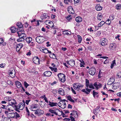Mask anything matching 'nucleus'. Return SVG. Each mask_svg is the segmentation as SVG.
Masks as SVG:
<instances>
[{"mask_svg": "<svg viewBox=\"0 0 121 121\" xmlns=\"http://www.w3.org/2000/svg\"><path fill=\"white\" fill-rule=\"evenodd\" d=\"M97 18L99 20H101L102 18V15L101 13H99L98 14Z\"/></svg>", "mask_w": 121, "mask_h": 121, "instance_id": "34", "label": "nucleus"}, {"mask_svg": "<svg viewBox=\"0 0 121 121\" xmlns=\"http://www.w3.org/2000/svg\"><path fill=\"white\" fill-rule=\"evenodd\" d=\"M26 111H27V112L28 115H30V112H29V110H28V108L27 107H26Z\"/></svg>", "mask_w": 121, "mask_h": 121, "instance_id": "60", "label": "nucleus"}, {"mask_svg": "<svg viewBox=\"0 0 121 121\" xmlns=\"http://www.w3.org/2000/svg\"><path fill=\"white\" fill-rule=\"evenodd\" d=\"M102 9V7L99 4L96 5L95 7V9L97 11L101 10Z\"/></svg>", "mask_w": 121, "mask_h": 121, "instance_id": "25", "label": "nucleus"}, {"mask_svg": "<svg viewBox=\"0 0 121 121\" xmlns=\"http://www.w3.org/2000/svg\"><path fill=\"white\" fill-rule=\"evenodd\" d=\"M72 112H73V113L74 114V115H75V116H74L75 117H78V115L77 114V111H76L73 110V111Z\"/></svg>", "mask_w": 121, "mask_h": 121, "instance_id": "53", "label": "nucleus"}, {"mask_svg": "<svg viewBox=\"0 0 121 121\" xmlns=\"http://www.w3.org/2000/svg\"><path fill=\"white\" fill-rule=\"evenodd\" d=\"M69 117L71 119V121H75L74 118L72 116H71Z\"/></svg>", "mask_w": 121, "mask_h": 121, "instance_id": "64", "label": "nucleus"}, {"mask_svg": "<svg viewBox=\"0 0 121 121\" xmlns=\"http://www.w3.org/2000/svg\"><path fill=\"white\" fill-rule=\"evenodd\" d=\"M66 97L67 98V99L69 100L70 102L74 103L75 101L74 100H73L71 97L70 96H67Z\"/></svg>", "mask_w": 121, "mask_h": 121, "instance_id": "29", "label": "nucleus"}, {"mask_svg": "<svg viewBox=\"0 0 121 121\" xmlns=\"http://www.w3.org/2000/svg\"><path fill=\"white\" fill-rule=\"evenodd\" d=\"M100 111V110H98L95 109L94 111V113L95 115H97V114Z\"/></svg>", "mask_w": 121, "mask_h": 121, "instance_id": "43", "label": "nucleus"}, {"mask_svg": "<svg viewBox=\"0 0 121 121\" xmlns=\"http://www.w3.org/2000/svg\"><path fill=\"white\" fill-rule=\"evenodd\" d=\"M10 29L12 33H14L16 32L17 30V29L15 27H12L10 28Z\"/></svg>", "mask_w": 121, "mask_h": 121, "instance_id": "21", "label": "nucleus"}, {"mask_svg": "<svg viewBox=\"0 0 121 121\" xmlns=\"http://www.w3.org/2000/svg\"><path fill=\"white\" fill-rule=\"evenodd\" d=\"M32 60L35 64H40V60L39 57L37 56H35L32 59Z\"/></svg>", "mask_w": 121, "mask_h": 121, "instance_id": "9", "label": "nucleus"}, {"mask_svg": "<svg viewBox=\"0 0 121 121\" xmlns=\"http://www.w3.org/2000/svg\"><path fill=\"white\" fill-rule=\"evenodd\" d=\"M71 91H72L73 93L74 94H76V92L73 89V87H71Z\"/></svg>", "mask_w": 121, "mask_h": 121, "instance_id": "59", "label": "nucleus"}, {"mask_svg": "<svg viewBox=\"0 0 121 121\" xmlns=\"http://www.w3.org/2000/svg\"><path fill=\"white\" fill-rule=\"evenodd\" d=\"M48 23L52 25V26H51V28H52L54 27L53 23L52 22V21H50V22H49Z\"/></svg>", "mask_w": 121, "mask_h": 121, "instance_id": "58", "label": "nucleus"}, {"mask_svg": "<svg viewBox=\"0 0 121 121\" xmlns=\"http://www.w3.org/2000/svg\"><path fill=\"white\" fill-rule=\"evenodd\" d=\"M25 40V39L24 38H19V39H18L17 40V42H22V41H23Z\"/></svg>", "mask_w": 121, "mask_h": 121, "instance_id": "35", "label": "nucleus"}, {"mask_svg": "<svg viewBox=\"0 0 121 121\" xmlns=\"http://www.w3.org/2000/svg\"><path fill=\"white\" fill-rule=\"evenodd\" d=\"M115 79L114 77H111L109 79V81L108 83L107 84L110 85L112 84L114 82Z\"/></svg>", "mask_w": 121, "mask_h": 121, "instance_id": "15", "label": "nucleus"}, {"mask_svg": "<svg viewBox=\"0 0 121 121\" xmlns=\"http://www.w3.org/2000/svg\"><path fill=\"white\" fill-rule=\"evenodd\" d=\"M94 86L95 87L96 89L98 90V89L101 88L102 86V85L100 83H97V82H95L94 84Z\"/></svg>", "mask_w": 121, "mask_h": 121, "instance_id": "10", "label": "nucleus"}, {"mask_svg": "<svg viewBox=\"0 0 121 121\" xmlns=\"http://www.w3.org/2000/svg\"><path fill=\"white\" fill-rule=\"evenodd\" d=\"M5 64L1 63L0 64V67L1 68H3L5 66Z\"/></svg>", "mask_w": 121, "mask_h": 121, "instance_id": "62", "label": "nucleus"}, {"mask_svg": "<svg viewBox=\"0 0 121 121\" xmlns=\"http://www.w3.org/2000/svg\"><path fill=\"white\" fill-rule=\"evenodd\" d=\"M116 9L118 10H119L121 8V6L120 4H118L116 5Z\"/></svg>", "mask_w": 121, "mask_h": 121, "instance_id": "37", "label": "nucleus"}, {"mask_svg": "<svg viewBox=\"0 0 121 121\" xmlns=\"http://www.w3.org/2000/svg\"><path fill=\"white\" fill-rule=\"evenodd\" d=\"M5 107L4 108L5 109L8 110L9 111H10L13 110V107L12 106H11V105H10L9 104L6 106V107Z\"/></svg>", "mask_w": 121, "mask_h": 121, "instance_id": "19", "label": "nucleus"}, {"mask_svg": "<svg viewBox=\"0 0 121 121\" xmlns=\"http://www.w3.org/2000/svg\"><path fill=\"white\" fill-rule=\"evenodd\" d=\"M105 23L104 21H102L100 23L98 24V26L99 27H100Z\"/></svg>", "mask_w": 121, "mask_h": 121, "instance_id": "38", "label": "nucleus"}, {"mask_svg": "<svg viewBox=\"0 0 121 121\" xmlns=\"http://www.w3.org/2000/svg\"><path fill=\"white\" fill-rule=\"evenodd\" d=\"M116 65V63H115V60H114L112 61V63L111 64V69H112L114 66Z\"/></svg>", "mask_w": 121, "mask_h": 121, "instance_id": "33", "label": "nucleus"}, {"mask_svg": "<svg viewBox=\"0 0 121 121\" xmlns=\"http://www.w3.org/2000/svg\"><path fill=\"white\" fill-rule=\"evenodd\" d=\"M15 83L17 87L18 88H19L22 87V85L19 82L17 81L15 82Z\"/></svg>", "mask_w": 121, "mask_h": 121, "instance_id": "23", "label": "nucleus"}, {"mask_svg": "<svg viewBox=\"0 0 121 121\" xmlns=\"http://www.w3.org/2000/svg\"><path fill=\"white\" fill-rule=\"evenodd\" d=\"M17 108H19V110H22L24 108V106L23 103H19L17 105Z\"/></svg>", "mask_w": 121, "mask_h": 121, "instance_id": "18", "label": "nucleus"}, {"mask_svg": "<svg viewBox=\"0 0 121 121\" xmlns=\"http://www.w3.org/2000/svg\"><path fill=\"white\" fill-rule=\"evenodd\" d=\"M75 20L77 22H79L82 21V18L81 17L78 16L76 18Z\"/></svg>", "mask_w": 121, "mask_h": 121, "instance_id": "24", "label": "nucleus"}, {"mask_svg": "<svg viewBox=\"0 0 121 121\" xmlns=\"http://www.w3.org/2000/svg\"><path fill=\"white\" fill-rule=\"evenodd\" d=\"M11 99V98L10 97H7L5 98L4 99L5 100L8 101L9 102V101Z\"/></svg>", "mask_w": 121, "mask_h": 121, "instance_id": "49", "label": "nucleus"}, {"mask_svg": "<svg viewBox=\"0 0 121 121\" xmlns=\"http://www.w3.org/2000/svg\"><path fill=\"white\" fill-rule=\"evenodd\" d=\"M24 83L25 86L26 88H27V87L29 86V85L28 84L26 81H25L24 82Z\"/></svg>", "mask_w": 121, "mask_h": 121, "instance_id": "51", "label": "nucleus"}, {"mask_svg": "<svg viewBox=\"0 0 121 121\" xmlns=\"http://www.w3.org/2000/svg\"><path fill=\"white\" fill-rule=\"evenodd\" d=\"M60 100H61V101L59 102V103L57 104L60 107H61V105H62L63 103H64V101H63L62 99Z\"/></svg>", "mask_w": 121, "mask_h": 121, "instance_id": "31", "label": "nucleus"}, {"mask_svg": "<svg viewBox=\"0 0 121 121\" xmlns=\"http://www.w3.org/2000/svg\"><path fill=\"white\" fill-rule=\"evenodd\" d=\"M96 69L94 67H92L89 69V74L92 75H94L95 73Z\"/></svg>", "mask_w": 121, "mask_h": 121, "instance_id": "6", "label": "nucleus"}, {"mask_svg": "<svg viewBox=\"0 0 121 121\" xmlns=\"http://www.w3.org/2000/svg\"><path fill=\"white\" fill-rule=\"evenodd\" d=\"M68 65H69L72 66H74L75 64V61L73 59H71L66 61Z\"/></svg>", "mask_w": 121, "mask_h": 121, "instance_id": "8", "label": "nucleus"}, {"mask_svg": "<svg viewBox=\"0 0 121 121\" xmlns=\"http://www.w3.org/2000/svg\"><path fill=\"white\" fill-rule=\"evenodd\" d=\"M58 93L60 95H64V91L62 88H60L59 89Z\"/></svg>", "mask_w": 121, "mask_h": 121, "instance_id": "28", "label": "nucleus"}, {"mask_svg": "<svg viewBox=\"0 0 121 121\" xmlns=\"http://www.w3.org/2000/svg\"><path fill=\"white\" fill-rule=\"evenodd\" d=\"M3 121H11V120L9 118L6 117L3 119Z\"/></svg>", "mask_w": 121, "mask_h": 121, "instance_id": "48", "label": "nucleus"}, {"mask_svg": "<svg viewBox=\"0 0 121 121\" xmlns=\"http://www.w3.org/2000/svg\"><path fill=\"white\" fill-rule=\"evenodd\" d=\"M48 15L47 13H44L42 14L41 17V18L42 20H43L47 18L48 17Z\"/></svg>", "mask_w": 121, "mask_h": 121, "instance_id": "22", "label": "nucleus"}, {"mask_svg": "<svg viewBox=\"0 0 121 121\" xmlns=\"http://www.w3.org/2000/svg\"><path fill=\"white\" fill-rule=\"evenodd\" d=\"M38 105L37 104H34L30 106L29 108L32 111H36Z\"/></svg>", "mask_w": 121, "mask_h": 121, "instance_id": "5", "label": "nucleus"}, {"mask_svg": "<svg viewBox=\"0 0 121 121\" xmlns=\"http://www.w3.org/2000/svg\"><path fill=\"white\" fill-rule=\"evenodd\" d=\"M50 51H48V49H47L46 48H45V49L44 50V51L43 52L44 53H49V52Z\"/></svg>", "mask_w": 121, "mask_h": 121, "instance_id": "56", "label": "nucleus"}, {"mask_svg": "<svg viewBox=\"0 0 121 121\" xmlns=\"http://www.w3.org/2000/svg\"><path fill=\"white\" fill-rule=\"evenodd\" d=\"M75 85L76 86L77 88L76 89H77L78 91H79L81 88H82L83 86V85H82V84L79 83H74L73 85Z\"/></svg>", "mask_w": 121, "mask_h": 121, "instance_id": "11", "label": "nucleus"}, {"mask_svg": "<svg viewBox=\"0 0 121 121\" xmlns=\"http://www.w3.org/2000/svg\"><path fill=\"white\" fill-rule=\"evenodd\" d=\"M56 109H55L54 110H53L51 109H49V111L52 113H54L55 114L56 112V111H55Z\"/></svg>", "mask_w": 121, "mask_h": 121, "instance_id": "32", "label": "nucleus"}, {"mask_svg": "<svg viewBox=\"0 0 121 121\" xmlns=\"http://www.w3.org/2000/svg\"><path fill=\"white\" fill-rule=\"evenodd\" d=\"M85 82L86 86V87H87L88 86H89L88 84H89V80L87 79H86L85 80Z\"/></svg>", "mask_w": 121, "mask_h": 121, "instance_id": "44", "label": "nucleus"}, {"mask_svg": "<svg viewBox=\"0 0 121 121\" xmlns=\"http://www.w3.org/2000/svg\"><path fill=\"white\" fill-rule=\"evenodd\" d=\"M8 104L11 106H12L13 107V105H15V104H17L16 101L14 99H11L10 100Z\"/></svg>", "mask_w": 121, "mask_h": 121, "instance_id": "7", "label": "nucleus"}, {"mask_svg": "<svg viewBox=\"0 0 121 121\" xmlns=\"http://www.w3.org/2000/svg\"><path fill=\"white\" fill-rule=\"evenodd\" d=\"M57 76L59 80L61 82H64L65 80V75L62 73H59L57 74Z\"/></svg>", "mask_w": 121, "mask_h": 121, "instance_id": "2", "label": "nucleus"}, {"mask_svg": "<svg viewBox=\"0 0 121 121\" xmlns=\"http://www.w3.org/2000/svg\"><path fill=\"white\" fill-rule=\"evenodd\" d=\"M77 36L78 38V42L81 43L82 40V38L79 35H78Z\"/></svg>", "mask_w": 121, "mask_h": 121, "instance_id": "42", "label": "nucleus"}, {"mask_svg": "<svg viewBox=\"0 0 121 121\" xmlns=\"http://www.w3.org/2000/svg\"><path fill=\"white\" fill-rule=\"evenodd\" d=\"M109 18L111 20H112L114 18V16L112 15H111L110 16Z\"/></svg>", "mask_w": 121, "mask_h": 121, "instance_id": "54", "label": "nucleus"}, {"mask_svg": "<svg viewBox=\"0 0 121 121\" xmlns=\"http://www.w3.org/2000/svg\"><path fill=\"white\" fill-rule=\"evenodd\" d=\"M63 32H65V33H64V34H66V35H70L71 34V32H69V33H68L67 31V30H65V31H62Z\"/></svg>", "mask_w": 121, "mask_h": 121, "instance_id": "40", "label": "nucleus"}, {"mask_svg": "<svg viewBox=\"0 0 121 121\" xmlns=\"http://www.w3.org/2000/svg\"><path fill=\"white\" fill-rule=\"evenodd\" d=\"M49 41L47 42L46 43V44H47V46L48 47L50 46H51V44H49Z\"/></svg>", "mask_w": 121, "mask_h": 121, "instance_id": "63", "label": "nucleus"}, {"mask_svg": "<svg viewBox=\"0 0 121 121\" xmlns=\"http://www.w3.org/2000/svg\"><path fill=\"white\" fill-rule=\"evenodd\" d=\"M23 33H19V32H17V33L18 34V37L19 38H24L26 37V35L25 34Z\"/></svg>", "mask_w": 121, "mask_h": 121, "instance_id": "14", "label": "nucleus"}, {"mask_svg": "<svg viewBox=\"0 0 121 121\" xmlns=\"http://www.w3.org/2000/svg\"><path fill=\"white\" fill-rule=\"evenodd\" d=\"M71 15H69L67 17V19L68 21H70L72 19L71 18Z\"/></svg>", "mask_w": 121, "mask_h": 121, "instance_id": "46", "label": "nucleus"}, {"mask_svg": "<svg viewBox=\"0 0 121 121\" xmlns=\"http://www.w3.org/2000/svg\"><path fill=\"white\" fill-rule=\"evenodd\" d=\"M72 0H64V3L66 4H68V2L71 3L72 2Z\"/></svg>", "mask_w": 121, "mask_h": 121, "instance_id": "41", "label": "nucleus"}, {"mask_svg": "<svg viewBox=\"0 0 121 121\" xmlns=\"http://www.w3.org/2000/svg\"><path fill=\"white\" fill-rule=\"evenodd\" d=\"M18 32H19V33H22L24 32V30H23V29L22 28H19V31Z\"/></svg>", "mask_w": 121, "mask_h": 121, "instance_id": "50", "label": "nucleus"}, {"mask_svg": "<svg viewBox=\"0 0 121 121\" xmlns=\"http://www.w3.org/2000/svg\"><path fill=\"white\" fill-rule=\"evenodd\" d=\"M80 1V0H74V3L75 4H77Z\"/></svg>", "mask_w": 121, "mask_h": 121, "instance_id": "61", "label": "nucleus"}, {"mask_svg": "<svg viewBox=\"0 0 121 121\" xmlns=\"http://www.w3.org/2000/svg\"><path fill=\"white\" fill-rule=\"evenodd\" d=\"M14 107L15 108V110L17 112H19L20 111L19 110V108H17V105H15Z\"/></svg>", "mask_w": 121, "mask_h": 121, "instance_id": "52", "label": "nucleus"}, {"mask_svg": "<svg viewBox=\"0 0 121 121\" xmlns=\"http://www.w3.org/2000/svg\"><path fill=\"white\" fill-rule=\"evenodd\" d=\"M9 74L12 75V76H11L12 78H13L15 77V74L14 73L13 75L12 74H13V73L11 71L10 72V73Z\"/></svg>", "mask_w": 121, "mask_h": 121, "instance_id": "57", "label": "nucleus"}, {"mask_svg": "<svg viewBox=\"0 0 121 121\" xmlns=\"http://www.w3.org/2000/svg\"><path fill=\"white\" fill-rule=\"evenodd\" d=\"M108 42V41L106 39L103 38L101 39L99 43L102 46H104L107 45Z\"/></svg>", "mask_w": 121, "mask_h": 121, "instance_id": "4", "label": "nucleus"}, {"mask_svg": "<svg viewBox=\"0 0 121 121\" xmlns=\"http://www.w3.org/2000/svg\"><path fill=\"white\" fill-rule=\"evenodd\" d=\"M23 44L22 43H20L17 45L16 47V51L17 52L19 51L20 50L22 47Z\"/></svg>", "mask_w": 121, "mask_h": 121, "instance_id": "13", "label": "nucleus"}, {"mask_svg": "<svg viewBox=\"0 0 121 121\" xmlns=\"http://www.w3.org/2000/svg\"><path fill=\"white\" fill-rule=\"evenodd\" d=\"M44 111L41 110L37 109L35 111V113L36 114H41L44 113Z\"/></svg>", "mask_w": 121, "mask_h": 121, "instance_id": "17", "label": "nucleus"}, {"mask_svg": "<svg viewBox=\"0 0 121 121\" xmlns=\"http://www.w3.org/2000/svg\"><path fill=\"white\" fill-rule=\"evenodd\" d=\"M16 113L14 112H12L8 113L7 115L8 118H14L15 117Z\"/></svg>", "mask_w": 121, "mask_h": 121, "instance_id": "12", "label": "nucleus"}, {"mask_svg": "<svg viewBox=\"0 0 121 121\" xmlns=\"http://www.w3.org/2000/svg\"><path fill=\"white\" fill-rule=\"evenodd\" d=\"M52 73L51 72L49 71H47L43 73V74L45 76L49 77L51 76Z\"/></svg>", "mask_w": 121, "mask_h": 121, "instance_id": "16", "label": "nucleus"}, {"mask_svg": "<svg viewBox=\"0 0 121 121\" xmlns=\"http://www.w3.org/2000/svg\"><path fill=\"white\" fill-rule=\"evenodd\" d=\"M49 56L50 57L52 58H55L56 57V56L55 54L53 53H52L51 51L49 52Z\"/></svg>", "mask_w": 121, "mask_h": 121, "instance_id": "26", "label": "nucleus"}, {"mask_svg": "<svg viewBox=\"0 0 121 121\" xmlns=\"http://www.w3.org/2000/svg\"><path fill=\"white\" fill-rule=\"evenodd\" d=\"M45 38L44 37L41 36H37L36 38V41L38 43H42L44 41Z\"/></svg>", "mask_w": 121, "mask_h": 121, "instance_id": "3", "label": "nucleus"}, {"mask_svg": "<svg viewBox=\"0 0 121 121\" xmlns=\"http://www.w3.org/2000/svg\"><path fill=\"white\" fill-rule=\"evenodd\" d=\"M16 25L19 28H21L23 27L22 25L21 24V23H17Z\"/></svg>", "mask_w": 121, "mask_h": 121, "instance_id": "36", "label": "nucleus"}, {"mask_svg": "<svg viewBox=\"0 0 121 121\" xmlns=\"http://www.w3.org/2000/svg\"><path fill=\"white\" fill-rule=\"evenodd\" d=\"M87 87L86 88V90L85 89H84L81 90V91L84 93H85L87 94H89L90 92L91 89H89L88 88H92L93 89H95V88L93 86V85L92 83H90L88 84Z\"/></svg>", "mask_w": 121, "mask_h": 121, "instance_id": "1", "label": "nucleus"}, {"mask_svg": "<svg viewBox=\"0 0 121 121\" xmlns=\"http://www.w3.org/2000/svg\"><path fill=\"white\" fill-rule=\"evenodd\" d=\"M111 23V21L109 19H108V20L106 21V24L108 25H110Z\"/></svg>", "mask_w": 121, "mask_h": 121, "instance_id": "55", "label": "nucleus"}, {"mask_svg": "<svg viewBox=\"0 0 121 121\" xmlns=\"http://www.w3.org/2000/svg\"><path fill=\"white\" fill-rule=\"evenodd\" d=\"M49 105L51 107H53L54 106H56L57 104L56 103H54L49 102Z\"/></svg>", "mask_w": 121, "mask_h": 121, "instance_id": "30", "label": "nucleus"}, {"mask_svg": "<svg viewBox=\"0 0 121 121\" xmlns=\"http://www.w3.org/2000/svg\"><path fill=\"white\" fill-rule=\"evenodd\" d=\"M117 84V83H114L113 85L112 86V88L113 89L115 90L117 88L118 86L116 85Z\"/></svg>", "mask_w": 121, "mask_h": 121, "instance_id": "39", "label": "nucleus"}, {"mask_svg": "<svg viewBox=\"0 0 121 121\" xmlns=\"http://www.w3.org/2000/svg\"><path fill=\"white\" fill-rule=\"evenodd\" d=\"M66 103L64 102L63 103L62 105H61V107H60L64 109L66 107Z\"/></svg>", "mask_w": 121, "mask_h": 121, "instance_id": "47", "label": "nucleus"}, {"mask_svg": "<svg viewBox=\"0 0 121 121\" xmlns=\"http://www.w3.org/2000/svg\"><path fill=\"white\" fill-rule=\"evenodd\" d=\"M55 111H56L55 114L56 115H57L59 116H60L62 115V114L61 113V111H60L59 110L57 109H56Z\"/></svg>", "mask_w": 121, "mask_h": 121, "instance_id": "20", "label": "nucleus"}, {"mask_svg": "<svg viewBox=\"0 0 121 121\" xmlns=\"http://www.w3.org/2000/svg\"><path fill=\"white\" fill-rule=\"evenodd\" d=\"M115 44L114 43H111L110 44V47L112 49H113V48H115Z\"/></svg>", "mask_w": 121, "mask_h": 121, "instance_id": "45", "label": "nucleus"}, {"mask_svg": "<svg viewBox=\"0 0 121 121\" xmlns=\"http://www.w3.org/2000/svg\"><path fill=\"white\" fill-rule=\"evenodd\" d=\"M32 40V39L31 37H29L26 38V41L28 43H30Z\"/></svg>", "mask_w": 121, "mask_h": 121, "instance_id": "27", "label": "nucleus"}]
</instances>
